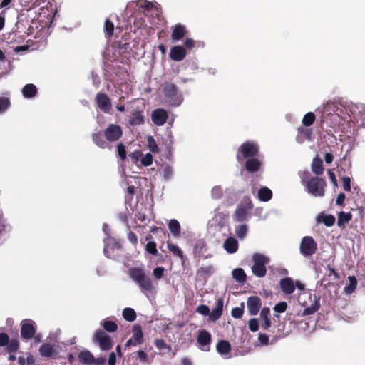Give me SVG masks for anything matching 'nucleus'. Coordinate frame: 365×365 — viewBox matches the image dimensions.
I'll list each match as a JSON object with an SVG mask.
<instances>
[{"mask_svg":"<svg viewBox=\"0 0 365 365\" xmlns=\"http://www.w3.org/2000/svg\"><path fill=\"white\" fill-rule=\"evenodd\" d=\"M302 183L305 186L308 193L314 197H322L324 193L325 181L319 178H312L308 180H305L304 178H302Z\"/></svg>","mask_w":365,"mask_h":365,"instance_id":"obj_1","label":"nucleus"},{"mask_svg":"<svg viewBox=\"0 0 365 365\" xmlns=\"http://www.w3.org/2000/svg\"><path fill=\"white\" fill-rule=\"evenodd\" d=\"M195 46V41L191 38H185L183 41V46H175L170 51V58L175 61L183 60L187 56L186 48L192 49Z\"/></svg>","mask_w":365,"mask_h":365,"instance_id":"obj_2","label":"nucleus"},{"mask_svg":"<svg viewBox=\"0 0 365 365\" xmlns=\"http://www.w3.org/2000/svg\"><path fill=\"white\" fill-rule=\"evenodd\" d=\"M253 265L252 272L257 277H263L267 273L266 264L269 262L268 257L263 254L255 253L252 255Z\"/></svg>","mask_w":365,"mask_h":365,"instance_id":"obj_3","label":"nucleus"},{"mask_svg":"<svg viewBox=\"0 0 365 365\" xmlns=\"http://www.w3.org/2000/svg\"><path fill=\"white\" fill-rule=\"evenodd\" d=\"M163 93L168 103L174 106H179L183 101L182 95L173 83H167L163 86Z\"/></svg>","mask_w":365,"mask_h":365,"instance_id":"obj_4","label":"nucleus"},{"mask_svg":"<svg viewBox=\"0 0 365 365\" xmlns=\"http://www.w3.org/2000/svg\"><path fill=\"white\" fill-rule=\"evenodd\" d=\"M129 272L132 279L137 282L143 290L150 291L153 289L152 282L150 278L145 275L143 269L133 268Z\"/></svg>","mask_w":365,"mask_h":365,"instance_id":"obj_5","label":"nucleus"},{"mask_svg":"<svg viewBox=\"0 0 365 365\" xmlns=\"http://www.w3.org/2000/svg\"><path fill=\"white\" fill-rule=\"evenodd\" d=\"M252 208V203L249 198L245 199L237 207L233 215L234 220L237 222L247 220L249 212Z\"/></svg>","mask_w":365,"mask_h":365,"instance_id":"obj_6","label":"nucleus"},{"mask_svg":"<svg viewBox=\"0 0 365 365\" xmlns=\"http://www.w3.org/2000/svg\"><path fill=\"white\" fill-rule=\"evenodd\" d=\"M103 242L105 255L108 258L115 259L120 254L121 250L120 244L111 237L104 238Z\"/></svg>","mask_w":365,"mask_h":365,"instance_id":"obj_7","label":"nucleus"},{"mask_svg":"<svg viewBox=\"0 0 365 365\" xmlns=\"http://www.w3.org/2000/svg\"><path fill=\"white\" fill-rule=\"evenodd\" d=\"M299 249L302 255L308 257L316 252L317 245L313 237L306 236L302 238Z\"/></svg>","mask_w":365,"mask_h":365,"instance_id":"obj_8","label":"nucleus"},{"mask_svg":"<svg viewBox=\"0 0 365 365\" xmlns=\"http://www.w3.org/2000/svg\"><path fill=\"white\" fill-rule=\"evenodd\" d=\"M95 340L98 343L101 350L107 351L113 347L110 337L102 330L96 331Z\"/></svg>","mask_w":365,"mask_h":365,"instance_id":"obj_9","label":"nucleus"},{"mask_svg":"<svg viewBox=\"0 0 365 365\" xmlns=\"http://www.w3.org/2000/svg\"><path fill=\"white\" fill-rule=\"evenodd\" d=\"M122 134V128L115 124L109 125L104 131L106 138L111 142L118 140Z\"/></svg>","mask_w":365,"mask_h":365,"instance_id":"obj_10","label":"nucleus"},{"mask_svg":"<svg viewBox=\"0 0 365 365\" xmlns=\"http://www.w3.org/2000/svg\"><path fill=\"white\" fill-rule=\"evenodd\" d=\"M36 332V324L31 319H25L21 322V336L26 339H31Z\"/></svg>","mask_w":365,"mask_h":365,"instance_id":"obj_11","label":"nucleus"},{"mask_svg":"<svg viewBox=\"0 0 365 365\" xmlns=\"http://www.w3.org/2000/svg\"><path fill=\"white\" fill-rule=\"evenodd\" d=\"M96 103L99 109L106 113H109L112 108L110 99L104 93H98L96 95Z\"/></svg>","mask_w":365,"mask_h":365,"instance_id":"obj_12","label":"nucleus"},{"mask_svg":"<svg viewBox=\"0 0 365 365\" xmlns=\"http://www.w3.org/2000/svg\"><path fill=\"white\" fill-rule=\"evenodd\" d=\"M187 34V30L182 24H176L172 27L171 38L173 43L178 42L186 37Z\"/></svg>","mask_w":365,"mask_h":365,"instance_id":"obj_13","label":"nucleus"},{"mask_svg":"<svg viewBox=\"0 0 365 365\" xmlns=\"http://www.w3.org/2000/svg\"><path fill=\"white\" fill-rule=\"evenodd\" d=\"M151 118L155 125H163L168 119V113L164 109H156L152 112Z\"/></svg>","mask_w":365,"mask_h":365,"instance_id":"obj_14","label":"nucleus"},{"mask_svg":"<svg viewBox=\"0 0 365 365\" xmlns=\"http://www.w3.org/2000/svg\"><path fill=\"white\" fill-rule=\"evenodd\" d=\"M228 214L227 212H220L216 210L212 220L210 221V226L222 227L225 226L227 221Z\"/></svg>","mask_w":365,"mask_h":365,"instance_id":"obj_15","label":"nucleus"},{"mask_svg":"<svg viewBox=\"0 0 365 365\" xmlns=\"http://www.w3.org/2000/svg\"><path fill=\"white\" fill-rule=\"evenodd\" d=\"M247 309L250 315L255 316L256 315L261 306L262 302L259 297L252 296L248 297L247 299Z\"/></svg>","mask_w":365,"mask_h":365,"instance_id":"obj_16","label":"nucleus"},{"mask_svg":"<svg viewBox=\"0 0 365 365\" xmlns=\"http://www.w3.org/2000/svg\"><path fill=\"white\" fill-rule=\"evenodd\" d=\"M240 150L242 157L245 158L256 155L258 151V147L254 143L246 142L240 146Z\"/></svg>","mask_w":365,"mask_h":365,"instance_id":"obj_17","label":"nucleus"},{"mask_svg":"<svg viewBox=\"0 0 365 365\" xmlns=\"http://www.w3.org/2000/svg\"><path fill=\"white\" fill-rule=\"evenodd\" d=\"M197 342L201 346V350L208 351L210 350V344L211 342V335L209 332L202 330L199 332Z\"/></svg>","mask_w":365,"mask_h":365,"instance_id":"obj_18","label":"nucleus"},{"mask_svg":"<svg viewBox=\"0 0 365 365\" xmlns=\"http://www.w3.org/2000/svg\"><path fill=\"white\" fill-rule=\"evenodd\" d=\"M270 310L268 307H264L260 312L262 319V327L264 330H268L271 327V320L269 319Z\"/></svg>","mask_w":365,"mask_h":365,"instance_id":"obj_19","label":"nucleus"},{"mask_svg":"<svg viewBox=\"0 0 365 365\" xmlns=\"http://www.w3.org/2000/svg\"><path fill=\"white\" fill-rule=\"evenodd\" d=\"M282 290L286 294H292L295 289V286L292 279L287 277L282 279L280 282Z\"/></svg>","mask_w":365,"mask_h":365,"instance_id":"obj_20","label":"nucleus"},{"mask_svg":"<svg viewBox=\"0 0 365 365\" xmlns=\"http://www.w3.org/2000/svg\"><path fill=\"white\" fill-rule=\"evenodd\" d=\"M225 250L229 253H235L238 249V242L234 237L227 238L223 245Z\"/></svg>","mask_w":365,"mask_h":365,"instance_id":"obj_21","label":"nucleus"},{"mask_svg":"<svg viewBox=\"0 0 365 365\" xmlns=\"http://www.w3.org/2000/svg\"><path fill=\"white\" fill-rule=\"evenodd\" d=\"M216 348L217 352L225 357H227V355L230 353L231 350V346L230 343L225 340L220 341L217 343Z\"/></svg>","mask_w":365,"mask_h":365,"instance_id":"obj_22","label":"nucleus"},{"mask_svg":"<svg viewBox=\"0 0 365 365\" xmlns=\"http://www.w3.org/2000/svg\"><path fill=\"white\" fill-rule=\"evenodd\" d=\"M133 336L131 339L134 341V346L140 344L143 341V334L141 328L138 325H134L133 327Z\"/></svg>","mask_w":365,"mask_h":365,"instance_id":"obj_23","label":"nucleus"},{"mask_svg":"<svg viewBox=\"0 0 365 365\" xmlns=\"http://www.w3.org/2000/svg\"><path fill=\"white\" fill-rule=\"evenodd\" d=\"M223 307V300L219 299L217 302L215 308L210 312V319L212 321H216L222 315Z\"/></svg>","mask_w":365,"mask_h":365,"instance_id":"obj_24","label":"nucleus"},{"mask_svg":"<svg viewBox=\"0 0 365 365\" xmlns=\"http://www.w3.org/2000/svg\"><path fill=\"white\" fill-rule=\"evenodd\" d=\"M257 196L260 201L267 202L272 198V192L268 187H264L259 190Z\"/></svg>","mask_w":365,"mask_h":365,"instance_id":"obj_25","label":"nucleus"},{"mask_svg":"<svg viewBox=\"0 0 365 365\" xmlns=\"http://www.w3.org/2000/svg\"><path fill=\"white\" fill-rule=\"evenodd\" d=\"M261 165V162L255 158H251L246 162L245 168L251 173L257 171Z\"/></svg>","mask_w":365,"mask_h":365,"instance_id":"obj_26","label":"nucleus"},{"mask_svg":"<svg viewBox=\"0 0 365 365\" xmlns=\"http://www.w3.org/2000/svg\"><path fill=\"white\" fill-rule=\"evenodd\" d=\"M319 306V305L318 299L317 297L314 295L312 304L304 309L302 312V316H307L314 314L315 312L318 310Z\"/></svg>","mask_w":365,"mask_h":365,"instance_id":"obj_27","label":"nucleus"},{"mask_svg":"<svg viewBox=\"0 0 365 365\" xmlns=\"http://www.w3.org/2000/svg\"><path fill=\"white\" fill-rule=\"evenodd\" d=\"M130 124L132 125H139L143 123L144 118L140 111H135L132 113L129 120Z\"/></svg>","mask_w":365,"mask_h":365,"instance_id":"obj_28","label":"nucleus"},{"mask_svg":"<svg viewBox=\"0 0 365 365\" xmlns=\"http://www.w3.org/2000/svg\"><path fill=\"white\" fill-rule=\"evenodd\" d=\"M93 141L101 148H107L109 147L108 143L103 139L101 133H94L93 135Z\"/></svg>","mask_w":365,"mask_h":365,"instance_id":"obj_29","label":"nucleus"},{"mask_svg":"<svg viewBox=\"0 0 365 365\" xmlns=\"http://www.w3.org/2000/svg\"><path fill=\"white\" fill-rule=\"evenodd\" d=\"M78 359L83 364H93L94 357L93 354L88 351H83L79 353Z\"/></svg>","mask_w":365,"mask_h":365,"instance_id":"obj_30","label":"nucleus"},{"mask_svg":"<svg viewBox=\"0 0 365 365\" xmlns=\"http://www.w3.org/2000/svg\"><path fill=\"white\" fill-rule=\"evenodd\" d=\"M168 228L175 237H178L180 235V225L177 220H170L168 223Z\"/></svg>","mask_w":365,"mask_h":365,"instance_id":"obj_31","label":"nucleus"},{"mask_svg":"<svg viewBox=\"0 0 365 365\" xmlns=\"http://www.w3.org/2000/svg\"><path fill=\"white\" fill-rule=\"evenodd\" d=\"M232 277L238 282L243 283L246 280V274L241 268H237L232 272Z\"/></svg>","mask_w":365,"mask_h":365,"instance_id":"obj_32","label":"nucleus"},{"mask_svg":"<svg viewBox=\"0 0 365 365\" xmlns=\"http://www.w3.org/2000/svg\"><path fill=\"white\" fill-rule=\"evenodd\" d=\"M22 93L25 98H32L36 93V87L34 84H27L23 88Z\"/></svg>","mask_w":365,"mask_h":365,"instance_id":"obj_33","label":"nucleus"},{"mask_svg":"<svg viewBox=\"0 0 365 365\" xmlns=\"http://www.w3.org/2000/svg\"><path fill=\"white\" fill-rule=\"evenodd\" d=\"M312 170L317 175H321L323 173V163L319 158H314L312 164Z\"/></svg>","mask_w":365,"mask_h":365,"instance_id":"obj_34","label":"nucleus"},{"mask_svg":"<svg viewBox=\"0 0 365 365\" xmlns=\"http://www.w3.org/2000/svg\"><path fill=\"white\" fill-rule=\"evenodd\" d=\"M348 281H349V284L344 287V292L346 294H351L356 289V287L357 285V281H356V277L354 276H349L348 277Z\"/></svg>","mask_w":365,"mask_h":365,"instance_id":"obj_35","label":"nucleus"},{"mask_svg":"<svg viewBox=\"0 0 365 365\" xmlns=\"http://www.w3.org/2000/svg\"><path fill=\"white\" fill-rule=\"evenodd\" d=\"M318 221L324 223L327 227H331L335 222V217L331 215H320L318 217Z\"/></svg>","mask_w":365,"mask_h":365,"instance_id":"obj_36","label":"nucleus"},{"mask_svg":"<svg viewBox=\"0 0 365 365\" xmlns=\"http://www.w3.org/2000/svg\"><path fill=\"white\" fill-rule=\"evenodd\" d=\"M123 318L128 322H133L136 318V313L132 308H125L123 311Z\"/></svg>","mask_w":365,"mask_h":365,"instance_id":"obj_37","label":"nucleus"},{"mask_svg":"<svg viewBox=\"0 0 365 365\" xmlns=\"http://www.w3.org/2000/svg\"><path fill=\"white\" fill-rule=\"evenodd\" d=\"M40 353L43 356H51L53 353V349L51 345L48 344H43L40 348Z\"/></svg>","mask_w":365,"mask_h":365,"instance_id":"obj_38","label":"nucleus"},{"mask_svg":"<svg viewBox=\"0 0 365 365\" xmlns=\"http://www.w3.org/2000/svg\"><path fill=\"white\" fill-rule=\"evenodd\" d=\"M101 324L103 328L109 332H114L117 329V324L112 321L104 320L102 322Z\"/></svg>","mask_w":365,"mask_h":365,"instance_id":"obj_39","label":"nucleus"},{"mask_svg":"<svg viewBox=\"0 0 365 365\" xmlns=\"http://www.w3.org/2000/svg\"><path fill=\"white\" fill-rule=\"evenodd\" d=\"M168 248L174 255L181 259L183 257L182 251L178 247V245L168 242Z\"/></svg>","mask_w":365,"mask_h":365,"instance_id":"obj_40","label":"nucleus"},{"mask_svg":"<svg viewBox=\"0 0 365 365\" xmlns=\"http://www.w3.org/2000/svg\"><path fill=\"white\" fill-rule=\"evenodd\" d=\"M315 118V115L313 113H307L302 119V124L304 126H310L314 122Z\"/></svg>","mask_w":365,"mask_h":365,"instance_id":"obj_41","label":"nucleus"},{"mask_svg":"<svg viewBox=\"0 0 365 365\" xmlns=\"http://www.w3.org/2000/svg\"><path fill=\"white\" fill-rule=\"evenodd\" d=\"M247 233V226L246 225H241L235 227V234L237 236L243 239Z\"/></svg>","mask_w":365,"mask_h":365,"instance_id":"obj_42","label":"nucleus"},{"mask_svg":"<svg viewBox=\"0 0 365 365\" xmlns=\"http://www.w3.org/2000/svg\"><path fill=\"white\" fill-rule=\"evenodd\" d=\"M161 176L166 180H170L173 176V169L169 165H165L160 171Z\"/></svg>","mask_w":365,"mask_h":365,"instance_id":"obj_43","label":"nucleus"},{"mask_svg":"<svg viewBox=\"0 0 365 365\" xmlns=\"http://www.w3.org/2000/svg\"><path fill=\"white\" fill-rule=\"evenodd\" d=\"M214 272V267L211 265H207V266H205V267H201L197 273L198 274L201 275V276H208V275H210L211 274H212Z\"/></svg>","mask_w":365,"mask_h":365,"instance_id":"obj_44","label":"nucleus"},{"mask_svg":"<svg viewBox=\"0 0 365 365\" xmlns=\"http://www.w3.org/2000/svg\"><path fill=\"white\" fill-rule=\"evenodd\" d=\"M104 30L106 35L108 37H110L113 34L114 25L108 19H106L104 25Z\"/></svg>","mask_w":365,"mask_h":365,"instance_id":"obj_45","label":"nucleus"},{"mask_svg":"<svg viewBox=\"0 0 365 365\" xmlns=\"http://www.w3.org/2000/svg\"><path fill=\"white\" fill-rule=\"evenodd\" d=\"M351 215L349 213L340 212L338 217V225L341 226L347 223L351 220Z\"/></svg>","mask_w":365,"mask_h":365,"instance_id":"obj_46","label":"nucleus"},{"mask_svg":"<svg viewBox=\"0 0 365 365\" xmlns=\"http://www.w3.org/2000/svg\"><path fill=\"white\" fill-rule=\"evenodd\" d=\"M10 106L9 98L5 97H0V114L4 113Z\"/></svg>","mask_w":365,"mask_h":365,"instance_id":"obj_47","label":"nucleus"},{"mask_svg":"<svg viewBox=\"0 0 365 365\" xmlns=\"http://www.w3.org/2000/svg\"><path fill=\"white\" fill-rule=\"evenodd\" d=\"M141 164L144 166H149L153 163V156L150 153L141 156Z\"/></svg>","mask_w":365,"mask_h":365,"instance_id":"obj_48","label":"nucleus"},{"mask_svg":"<svg viewBox=\"0 0 365 365\" xmlns=\"http://www.w3.org/2000/svg\"><path fill=\"white\" fill-rule=\"evenodd\" d=\"M145 250L148 252L153 255H158V250L156 249V245L154 242H149L145 245Z\"/></svg>","mask_w":365,"mask_h":365,"instance_id":"obj_49","label":"nucleus"},{"mask_svg":"<svg viewBox=\"0 0 365 365\" xmlns=\"http://www.w3.org/2000/svg\"><path fill=\"white\" fill-rule=\"evenodd\" d=\"M287 307V303L285 302H281L277 303L274 306V310L276 312L282 313L286 310Z\"/></svg>","mask_w":365,"mask_h":365,"instance_id":"obj_50","label":"nucleus"},{"mask_svg":"<svg viewBox=\"0 0 365 365\" xmlns=\"http://www.w3.org/2000/svg\"><path fill=\"white\" fill-rule=\"evenodd\" d=\"M222 190L220 186H215L212 190V197L215 199H219L222 197Z\"/></svg>","mask_w":365,"mask_h":365,"instance_id":"obj_51","label":"nucleus"},{"mask_svg":"<svg viewBox=\"0 0 365 365\" xmlns=\"http://www.w3.org/2000/svg\"><path fill=\"white\" fill-rule=\"evenodd\" d=\"M249 328L253 332L257 331L259 329L258 320L255 318L251 319L249 321Z\"/></svg>","mask_w":365,"mask_h":365,"instance_id":"obj_52","label":"nucleus"},{"mask_svg":"<svg viewBox=\"0 0 365 365\" xmlns=\"http://www.w3.org/2000/svg\"><path fill=\"white\" fill-rule=\"evenodd\" d=\"M117 149H118V156L122 160H125L126 158V150H125V146L122 143H120L118 145Z\"/></svg>","mask_w":365,"mask_h":365,"instance_id":"obj_53","label":"nucleus"},{"mask_svg":"<svg viewBox=\"0 0 365 365\" xmlns=\"http://www.w3.org/2000/svg\"><path fill=\"white\" fill-rule=\"evenodd\" d=\"M155 344L158 349H168V351L171 349L170 346L167 345L162 339H156Z\"/></svg>","mask_w":365,"mask_h":365,"instance_id":"obj_54","label":"nucleus"},{"mask_svg":"<svg viewBox=\"0 0 365 365\" xmlns=\"http://www.w3.org/2000/svg\"><path fill=\"white\" fill-rule=\"evenodd\" d=\"M197 311L200 314L204 315V316H207V315L210 314V309H209L208 306H207V305L202 304V305L198 306L197 308Z\"/></svg>","mask_w":365,"mask_h":365,"instance_id":"obj_55","label":"nucleus"},{"mask_svg":"<svg viewBox=\"0 0 365 365\" xmlns=\"http://www.w3.org/2000/svg\"><path fill=\"white\" fill-rule=\"evenodd\" d=\"M243 308L241 307H235L232 310V316L234 318L238 319L240 318L243 314Z\"/></svg>","mask_w":365,"mask_h":365,"instance_id":"obj_56","label":"nucleus"},{"mask_svg":"<svg viewBox=\"0 0 365 365\" xmlns=\"http://www.w3.org/2000/svg\"><path fill=\"white\" fill-rule=\"evenodd\" d=\"M165 269L161 267H158L153 270V276L155 279H160L164 274Z\"/></svg>","mask_w":365,"mask_h":365,"instance_id":"obj_57","label":"nucleus"},{"mask_svg":"<svg viewBox=\"0 0 365 365\" xmlns=\"http://www.w3.org/2000/svg\"><path fill=\"white\" fill-rule=\"evenodd\" d=\"M343 187L346 191L351 190V179L349 177H344L342 178Z\"/></svg>","mask_w":365,"mask_h":365,"instance_id":"obj_58","label":"nucleus"},{"mask_svg":"<svg viewBox=\"0 0 365 365\" xmlns=\"http://www.w3.org/2000/svg\"><path fill=\"white\" fill-rule=\"evenodd\" d=\"M137 354L140 361L148 363V354L144 351H138Z\"/></svg>","mask_w":365,"mask_h":365,"instance_id":"obj_59","label":"nucleus"},{"mask_svg":"<svg viewBox=\"0 0 365 365\" xmlns=\"http://www.w3.org/2000/svg\"><path fill=\"white\" fill-rule=\"evenodd\" d=\"M148 146L152 152H155L157 150L158 146L152 137H149L148 139Z\"/></svg>","mask_w":365,"mask_h":365,"instance_id":"obj_60","label":"nucleus"},{"mask_svg":"<svg viewBox=\"0 0 365 365\" xmlns=\"http://www.w3.org/2000/svg\"><path fill=\"white\" fill-rule=\"evenodd\" d=\"M258 340L259 341L262 345H267L269 342V337L267 334H259L258 336Z\"/></svg>","mask_w":365,"mask_h":365,"instance_id":"obj_61","label":"nucleus"},{"mask_svg":"<svg viewBox=\"0 0 365 365\" xmlns=\"http://www.w3.org/2000/svg\"><path fill=\"white\" fill-rule=\"evenodd\" d=\"M9 341V336L4 333L0 334V346H5Z\"/></svg>","mask_w":365,"mask_h":365,"instance_id":"obj_62","label":"nucleus"},{"mask_svg":"<svg viewBox=\"0 0 365 365\" xmlns=\"http://www.w3.org/2000/svg\"><path fill=\"white\" fill-rule=\"evenodd\" d=\"M299 132L305 135L307 138H310L312 134L311 129L299 128Z\"/></svg>","mask_w":365,"mask_h":365,"instance_id":"obj_63","label":"nucleus"},{"mask_svg":"<svg viewBox=\"0 0 365 365\" xmlns=\"http://www.w3.org/2000/svg\"><path fill=\"white\" fill-rule=\"evenodd\" d=\"M131 158L133 162L136 163L139 160H141L142 153L140 151H135L131 154Z\"/></svg>","mask_w":365,"mask_h":365,"instance_id":"obj_64","label":"nucleus"}]
</instances>
